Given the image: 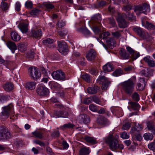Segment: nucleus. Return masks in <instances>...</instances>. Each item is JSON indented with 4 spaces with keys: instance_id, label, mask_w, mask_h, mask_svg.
<instances>
[{
    "instance_id": "obj_5",
    "label": "nucleus",
    "mask_w": 155,
    "mask_h": 155,
    "mask_svg": "<svg viewBox=\"0 0 155 155\" xmlns=\"http://www.w3.org/2000/svg\"><path fill=\"white\" fill-rule=\"evenodd\" d=\"M28 72L31 78L35 80L38 79L41 76V73L38 68L35 67H31L28 69Z\"/></svg>"
},
{
    "instance_id": "obj_13",
    "label": "nucleus",
    "mask_w": 155,
    "mask_h": 155,
    "mask_svg": "<svg viewBox=\"0 0 155 155\" xmlns=\"http://www.w3.org/2000/svg\"><path fill=\"white\" fill-rule=\"evenodd\" d=\"M96 51L93 49H91L88 51L86 57L88 61H92L96 58Z\"/></svg>"
},
{
    "instance_id": "obj_58",
    "label": "nucleus",
    "mask_w": 155,
    "mask_h": 155,
    "mask_svg": "<svg viewBox=\"0 0 155 155\" xmlns=\"http://www.w3.org/2000/svg\"><path fill=\"white\" fill-rule=\"evenodd\" d=\"M82 77L83 79L87 82H89L91 79L90 76L88 74H84L82 75Z\"/></svg>"
},
{
    "instance_id": "obj_15",
    "label": "nucleus",
    "mask_w": 155,
    "mask_h": 155,
    "mask_svg": "<svg viewBox=\"0 0 155 155\" xmlns=\"http://www.w3.org/2000/svg\"><path fill=\"white\" fill-rule=\"evenodd\" d=\"M153 71L150 68H146L141 70L140 74L146 77L150 78L153 76Z\"/></svg>"
},
{
    "instance_id": "obj_51",
    "label": "nucleus",
    "mask_w": 155,
    "mask_h": 155,
    "mask_svg": "<svg viewBox=\"0 0 155 155\" xmlns=\"http://www.w3.org/2000/svg\"><path fill=\"white\" fill-rule=\"evenodd\" d=\"M122 73V71L120 69L116 70L112 74L113 76L116 77L119 76Z\"/></svg>"
},
{
    "instance_id": "obj_9",
    "label": "nucleus",
    "mask_w": 155,
    "mask_h": 155,
    "mask_svg": "<svg viewBox=\"0 0 155 155\" xmlns=\"http://www.w3.org/2000/svg\"><path fill=\"white\" fill-rule=\"evenodd\" d=\"M54 107L55 108H59L61 110L60 111L61 117L67 118L68 117L69 114L68 112V109L64 107L61 104L59 103L55 104Z\"/></svg>"
},
{
    "instance_id": "obj_40",
    "label": "nucleus",
    "mask_w": 155,
    "mask_h": 155,
    "mask_svg": "<svg viewBox=\"0 0 155 155\" xmlns=\"http://www.w3.org/2000/svg\"><path fill=\"white\" fill-rule=\"evenodd\" d=\"M106 4V2L104 1H101L99 2L96 4H94V7L96 8H99L101 7L104 6Z\"/></svg>"
},
{
    "instance_id": "obj_60",
    "label": "nucleus",
    "mask_w": 155,
    "mask_h": 155,
    "mask_svg": "<svg viewBox=\"0 0 155 155\" xmlns=\"http://www.w3.org/2000/svg\"><path fill=\"white\" fill-rule=\"evenodd\" d=\"M33 142L34 143L38 144L41 146L45 147V144L43 141L38 140H34Z\"/></svg>"
},
{
    "instance_id": "obj_52",
    "label": "nucleus",
    "mask_w": 155,
    "mask_h": 155,
    "mask_svg": "<svg viewBox=\"0 0 155 155\" xmlns=\"http://www.w3.org/2000/svg\"><path fill=\"white\" fill-rule=\"evenodd\" d=\"M134 12H136L137 11L140 12L143 11V5H139L135 6L134 9Z\"/></svg>"
},
{
    "instance_id": "obj_3",
    "label": "nucleus",
    "mask_w": 155,
    "mask_h": 155,
    "mask_svg": "<svg viewBox=\"0 0 155 155\" xmlns=\"http://www.w3.org/2000/svg\"><path fill=\"white\" fill-rule=\"evenodd\" d=\"M2 110L0 114V117L1 118L6 119L10 115L14 113V107L12 103L2 107Z\"/></svg>"
},
{
    "instance_id": "obj_45",
    "label": "nucleus",
    "mask_w": 155,
    "mask_h": 155,
    "mask_svg": "<svg viewBox=\"0 0 155 155\" xmlns=\"http://www.w3.org/2000/svg\"><path fill=\"white\" fill-rule=\"evenodd\" d=\"M0 6L2 10L4 11L6 10L8 8V5L7 3L5 2H2Z\"/></svg>"
},
{
    "instance_id": "obj_38",
    "label": "nucleus",
    "mask_w": 155,
    "mask_h": 155,
    "mask_svg": "<svg viewBox=\"0 0 155 155\" xmlns=\"http://www.w3.org/2000/svg\"><path fill=\"white\" fill-rule=\"evenodd\" d=\"M74 125L73 124H72L71 123H68L67 124H64L63 126L61 127V128L62 129H69V128H73L74 127Z\"/></svg>"
},
{
    "instance_id": "obj_29",
    "label": "nucleus",
    "mask_w": 155,
    "mask_h": 155,
    "mask_svg": "<svg viewBox=\"0 0 155 155\" xmlns=\"http://www.w3.org/2000/svg\"><path fill=\"white\" fill-rule=\"evenodd\" d=\"M36 83L35 82H29L26 84V87L28 89L33 90L35 89Z\"/></svg>"
},
{
    "instance_id": "obj_36",
    "label": "nucleus",
    "mask_w": 155,
    "mask_h": 155,
    "mask_svg": "<svg viewBox=\"0 0 155 155\" xmlns=\"http://www.w3.org/2000/svg\"><path fill=\"white\" fill-rule=\"evenodd\" d=\"M126 16L127 18L130 20H136V17L134 15L133 13H130L129 12H127Z\"/></svg>"
},
{
    "instance_id": "obj_41",
    "label": "nucleus",
    "mask_w": 155,
    "mask_h": 155,
    "mask_svg": "<svg viewBox=\"0 0 155 155\" xmlns=\"http://www.w3.org/2000/svg\"><path fill=\"white\" fill-rule=\"evenodd\" d=\"M54 41V40L53 39L48 38L43 40L42 41L43 43L45 45L52 44Z\"/></svg>"
},
{
    "instance_id": "obj_54",
    "label": "nucleus",
    "mask_w": 155,
    "mask_h": 155,
    "mask_svg": "<svg viewBox=\"0 0 155 155\" xmlns=\"http://www.w3.org/2000/svg\"><path fill=\"white\" fill-rule=\"evenodd\" d=\"M51 87L54 88L55 90H58L60 88L61 86L58 83L54 82L52 84Z\"/></svg>"
},
{
    "instance_id": "obj_55",
    "label": "nucleus",
    "mask_w": 155,
    "mask_h": 155,
    "mask_svg": "<svg viewBox=\"0 0 155 155\" xmlns=\"http://www.w3.org/2000/svg\"><path fill=\"white\" fill-rule=\"evenodd\" d=\"M92 101L97 104H100L101 102L99 98L96 96H94L91 97Z\"/></svg>"
},
{
    "instance_id": "obj_25",
    "label": "nucleus",
    "mask_w": 155,
    "mask_h": 155,
    "mask_svg": "<svg viewBox=\"0 0 155 155\" xmlns=\"http://www.w3.org/2000/svg\"><path fill=\"white\" fill-rule=\"evenodd\" d=\"M147 127L148 130L155 135V125L152 122L149 121L147 122Z\"/></svg>"
},
{
    "instance_id": "obj_42",
    "label": "nucleus",
    "mask_w": 155,
    "mask_h": 155,
    "mask_svg": "<svg viewBox=\"0 0 155 155\" xmlns=\"http://www.w3.org/2000/svg\"><path fill=\"white\" fill-rule=\"evenodd\" d=\"M143 137L144 139L147 140H151L153 138V136L152 134L149 133L145 134Z\"/></svg>"
},
{
    "instance_id": "obj_48",
    "label": "nucleus",
    "mask_w": 155,
    "mask_h": 155,
    "mask_svg": "<svg viewBox=\"0 0 155 155\" xmlns=\"http://www.w3.org/2000/svg\"><path fill=\"white\" fill-rule=\"evenodd\" d=\"M121 31H118L112 33V35L114 37L118 38L121 36Z\"/></svg>"
},
{
    "instance_id": "obj_31",
    "label": "nucleus",
    "mask_w": 155,
    "mask_h": 155,
    "mask_svg": "<svg viewBox=\"0 0 155 155\" xmlns=\"http://www.w3.org/2000/svg\"><path fill=\"white\" fill-rule=\"evenodd\" d=\"M77 31L79 32L82 33L85 36L90 35V31L86 27H81L77 29Z\"/></svg>"
},
{
    "instance_id": "obj_23",
    "label": "nucleus",
    "mask_w": 155,
    "mask_h": 155,
    "mask_svg": "<svg viewBox=\"0 0 155 155\" xmlns=\"http://www.w3.org/2000/svg\"><path fill=\"white\" fill-rule=\"evenodd\" d=\"M19 28L23 33H26L28 30V25L25 23H22L18 25Z\"/></svg>"
},
{
    "instance_id": "obj_12",
    "label": "nucleus",
    "mask_w": 155,
    "mask_h": 155,
    "mask_svg": "<svg viewBox=\"0 0 155 155\" xmlns=\"http://www.w3.org/2000/svg\"><path fill=\"white\" fill-rule=\"evenodd\" d=\"M78 120L80 123L87 124L90 122V119L88 116L83 114L80 115L78 117Z\"/></svg>"
},
{
    "instance_id": "obj_4",
    "label": "nucleus",
    "mask_w": 155,
    "mask_h": 155,
    "mask_svg": "<svg viewBox=\"0 0 155 155\" xmlns=\"http://www.w3.org/2000/svg\"><path fill=\"white\" fill-rule=\"evenodd\" d=\"M12 134L8 129L4 126H0V140H6L11 137Z\"/></svg>"
},
{
    "instance_id": "obj_14",
    "label": "nucleus",
    "mask_w": 155,
    "mask_h": 155,
    "mask_svg": "<svg viewBox=\"0 0 155 155\" xmlns=\"http://www.w3.org/2000/svg\"><path fill=\"white\" fill-rule=\"evenodd\" d=\"M117 19L118 23V25L120 28H125L127 26V22L122 16L118 15Z\"/></svg>"
},
{
    "instance_id": "obj_8",
    "label": "nucleus",
    "mask_w": 155,
    "mask_h": 155,
    "mask_svg": "<svg viewBox=\"0 0 155 155\" xmlns=\"http://www.w3.org/2000/svg\"><path fill=\"white\" fill-rule=\"evenodd\" d=\"M98 83H102L101 88L102 90H106L108 87L109 85L110 84V82L108 80L107 78L104 76H100L97 80Z\"/></svg>"
},
{
    "instance_id": "obj_61",
    "label": "nucleus",
    "mask_w": 155,
    "mask_h": 155,
    "mask_svg": "<svg viewBox=\"0 0 155 155\" xmlns=\"http://www.w3.org/2000/svg\"><path fill=\"white\" fill-rule=\"evenodd\" d=\"M89 108L90 110L92 111L95 112L97 110V106L93 104H90L89 106Z\"/></svg>"
},
{
    "instance_id": "obj_33",
    "label": "nucleus",
    "mask_w": 155,
    "mask_h": 155,
    "mask_svg": "<svg viewBox=\"0 0 155 155\" xmlns=\"http://www.w3.org/2000/svg\"><path fill=\"white\" fill-rule=\"evenodd\" d=\"M107 46L112 48L114 47L115 41L112 38H108L106 40Z\"/></svg>"
},
{
    "instance_id": "obj_30",
    "label": "nucleus",
    "mask_w": 155,
    "mask_h": 155,
    "mask_svg": "<svg viewBox=\"0 0 155 155\" xmlns=\"http://www.w3.org/2000/svg\"><path fill=\"white\" fill-rule=\"evenodd\" d=\"M11 36L12 40L16 42L19 41L21 38L19 35L15 31H13L11 33Z\"/></svg>"
},
{
    "instance_id": "obj_24",
    "label": "nucleus",
    "mask_w": 155,
    "mask_h": 155,
    "mask_svg": "<svg viewBox=\"0 0 155 155\" xmlns=\"http://www.w3.org/2000/svg\"><path fill=\"white\" fill-rule=\"evenodd\" d=\"M103 68L105 71L110 72L113 70L114 66L112 64L109 63L104 65Z\"/></svg>"
},
{
    "instance_id": "obj_53",
    "label": "nucleus",
    "mask_w": 155,
    "mask_h": 155,
    "mask_svg": "<svg viewBox=\"0 0 155 155\" xmlns=\"http://www.w3.org/2000/svg\"><path fill=\"white\" fill-rule=\"evenodd\" d=\"M110 35V33L108 32H104L100 35V37L101 38L104 39Z\"/></svg>"
},
{
    "instance_id": "obj_21",
    "label": "nucleus",
    "mask_w": 155,
    "mask_h": 155,
    "mask_svg": "<svg viewBox=\"0 0 155 155\" xmlns=\"http://www.w3.org/2000/svg\"><path fill=\"white\" fill-rule=\"evenodd\" d=\"M33 136L39 139H42L43 138V133L42 130H36L32 133Z\"/></svg>"
},
{
    "instance_id": "obj_43",
    "label": "nucleus",
    "mask_w": 155,
    "mask_h": 155,
    "mask_svg": "<svg viewBox=\"0 0 155 155\" xmlns=\"http://www.w3.org/2000/svg\"><path fill=\"white\" fill-rule=\"evenodd\" d=\"M132 98L133 100L135 101H138L140 100V96L138 93L134 92L132 95Z\"/></svg>"
},
{
    "instance_id": "obj_64",
    "label": "nucleus",
    "mask_w": 155,
    "mask_h": 155,
    "mask_svg": "<svg viewBox=\"0 0 155 155\" xmlns=\"http://www.w3.org/2000/svg\"><path fill=\"white\" fill-rule=\"evenodd\" d=\"M41 12V11L38 9H34L32 10L31 12L32 15H37Z\"/></svg>"
},
{
    "instance_id": "obj_35",
    "label": "nucleus",
    "mask_w": 155,
    "mask_h": 155,
    "mask_svg": "<svg viewBox=\"0 0 155 155\" xmlns=\"http://www.w3.org/2000/svg\"><path fill=\"white\" fill-rule=\"evenodd\" d=\"M85 140L87 142L91 144H95L97 143L96 139L93 137H85Z\"/></svg>"
},
{
    "instance_id": "obj_59",
    "label": "nucleus",
    "mask_w": 155,
    "mask_h": 155,
    "mask_svg": "<svg viewBox=\"0 0 155 155\" xmlns=\"http://www.w3.org/2000/svg\"><path fill=\"white\" fill-rule=\"evenodd\" d=\"M148 148L153 150H155V140L153 142H152L148 145Z\"/></svg>"
},
{
    "instance_id": "obj_11",
    "label": "nucleus",
    "mask_w": 155,
    "mask_h": 155,
    "mask_svg": "<svg viewBox=\"0 0 155 155\" xmlns=\"http://www.w3.org/2000/svg\"><path fill=\"white\" fill-rule=\"evenodd\" d=\"M36 92L38 95L43 97L47 96L49 94V90L43 86L38 87L36 90Z\"/></svg>"
},
{
    "instance_id": "obj_7",
    "label": "nucleus",
    "mask_w": 155,
    "mask_h": 155,
    "mask_svg": "<svg viewBox=\"0 0 155 155\" xmlns=\"http://www.w3.org/2000/svg\"><path fill=\"white\" fill-rule=\"evenodd\" d=\"M53 78L56 80L64 81L66 80L65 75L61 70L53 71L51 74Z\"/></svg>"
},
{
    "instance_id": "obj_22",
    "label": "nucleus",
    "mask_w": 155,
    "mask_h": 155,
    "mask_svg": "<svg viewBox=\"0 0 155 155\" xmlns=\"http://www.w3.org/2000/svg\"><path fill=\"white\" fill-rule=\"evenodd\" d=\"M6 45L12 53H14L15 51L17 49V46L12 41H9L7 42Z\"/></svg>"
},
{
    "instance_id": "obj_34",
    "label": "nucleus",
    "mask_w": 155,
    "mask_h": 155,
    "mask_svg": "<svg viewBox=\"0 0 155 155\" xmlns=\"http://www.w3.org/2000/svg\"><path fill=\"white\" fill-rule=\"evenodd\" d=\"M131 105L132 108L134 110H138L140 108V106L139 104L136 102L131 101L129 103Z\"/></svg>"
},
{
    "instance_id": "obj_2",
    "label": "nucleus",
    "mask_w": 155,
    "mask_h": 155,
    "mask_svg": "<svg viewBox=\"0 0 155 155\" xmlns=\"http://www.w3.org/2000/svg\"><path fill=\"white\" fill-rule=\"evenodd\" d=\"M135 82L134 80L129 79L121 83L122 89L124 93L129 95L133 93L135 86Z\"/></svg>"
},
{
    "instance_id": "obj_46",
    "label": "nucleus",
    "mask_w": 155,
    "mask_h": 155,
    "mask_svg": "<svg viewBox=\"0 0 155 155\" xmlns=\"http://www.w3.org/2000/svg\"><path fill=\"white\" fill-rule=\"evenodd\" d=\"M44 5L45 7L49 10L53 9L54 7V5L50 2L45 3Z\"/></svg>"
},
{
    "instance_id": "obj_37",
    "label": "nucleus",
    "mask_w": 155,
    "mask_h": 155,
    "mask_svg": "<svg viewBox=\"0 0 155 155\" xmlns=\"http://www.w3.org/2000/svg\"><path fill=\"white\" fill-rule=\"evenodd\" d=\"M100 24H97V25H94L92 28V29L96 34H98L100 32L101 28H100Z\"/></svg>"
},
{
    "instance_id": "obj_10",
    "label": "nucleus",
    "mask_w": 155,
    "mask_h": 155,
    "mask_svg": "<svg viewBox=\"0 0 155 155\" xmlns=\"http://www.w3.org/2000/svg\"><path fill=\"white\" fill-rule=\"evenodd\" d=\"M30 36L34 38L39 39L42 36L41 30L37 28H33L31 30Z\"/></svg>"
},
{
    "instance_id": "obj_19",
    "label": "nucleus",
    "mask_w": 155,
    "mask_h": 155,
    "mask_svg": "<svg viewBox=\"0 0 155 155\" xmlns=\"http://www.w3.org/2000/svg\"><path fill=\"white\" fill-rule=\"evenodd\" d=\"M142 25L148 30H153L155 29V26L148 21H142Z\"/></svg>"
},
{
    "instance_id": "obj_44",
    "label": "nucleus",
    "mask_w": 155,
    "mask_h": 155,
    "mask_svg": "<svg viewBox=\"0 0 155 155\" xmlns=\"http://www.w3.org/2000/svg\"><path fill=\"white\" fill-rule=\"evenodd\" d=\"M140 56V54L139 52L136 51H135L133 54L131 55V58L133 60H136Z\"/></svg>"
},
{
    "instance_id": "obj_28",
    "label": "nucleus",
    "mask_w": 155,
    "mask_h": 155,
    "mask_svg": "<svg viewBox=\"0 0 155 155\" xmlns=\"http://www.w3.org/2000/svg\"><path fill=\"white\" fill-rule=\"evenodd\" d=\"M133 30L140 36L144 37V33L141 28L137 27H135L133 28Z\"/></svg>"
},
{
    "instance_id": "obj_1",
    "label": "nucleus",
    "mask_w": 155,
    "mask_h": 155,
    "mask_svg": "<svg viewBox=\"0 0 155 155\" xmlns=\"http://www.w3.org/2000/svg\"><path fill=\"white\" fill-rule=\"evenodd\" d=\"M118 136H114L112 132H110L107 136L103 138V140L112 150H115L118 148L122 149L124 146L122 144H118Z\"/></svg>"
},
{
    "instance_id": "obj_16",
    "label": "nucleus",
    "mask_w": 155,
    "mask_h": 155,
    "mask_svg": "<svg viewBox=\"0 0 155 155\" xmlns=\"http://www.w3.org/2000/svg\"><path fill=\"white\" fill-rule=\"evenodd\" d=\"M144 60L147 63L148 65L151 67L155 66V61L151 58L150 56H148L143 58Z\"/></svg>"
},
{
    "instance_id": "obj_6",
    "label": "nucleus",
    "mask_w": 155,
    "mask_h": 155,
    "mask_svg": "<svg viewBox=\"0 0 155 155\" xmlns=\"http://www.w3.org/2000/svg\"><path fill=\"white\" fill-rule=\"evenodd\" d=\"M58 50L61 54L65 55L68 52V46L66 43L64 41H58Z\"/></svg>"
},
{
    "instance_id": "obj_50",
    "label": "nucleus",
    "mask_w": 155,
    "mask_h": 155,
    "mask_svg": "<svg viewBox=\"0 0 155 155\" xmlns=\"http://www.w3.org/2000/svg\"><path fill=\"white\" fill-rule=\"evenodd\" d=\"M142 139L141 135L140 133L137 134H135L133 139V142L135 140H137L140 141Z\"/></svg>"
},
{
    "instance_id": "obj_62",
    "label": "nucleus",
    "mask_w": 155,
    "mask_h": 155,
    "mask_svg": "<svg viewBox=\"0 0 155 155\" xmlns=\"http://www.w3.org/2000/svg\"><path fill=\"white\" fill-rule=\"evenodd\" d=\"M92 101V98L91 97L85 98L83 100V103L86 104H88L91 102Z\"/></svg>"
},
{
    "instance_id": "obj_27",
    "label": "nucleus",
    "mask_w": 155,
    "mask_h": 155,
    "mask_svg": "<svg viewBox=\"0 0 155 155\" xmlns=\"http://www.w3.org/2000/svg\"><path fill=\"white\" fill-rule=\"evenodd\" d=\"M91 20L93 23H94L96 21L97 22V24H100V21L101 20V15L99 14L94 15L92 17Z\"/></svg>"
},
{
    "instance_id": "obj_56",
    "label": "nucleus",
    "mask_w": 155,
    "mask_h": 155,
    "mask_svg": "<svg viewBox=\"0 0 155 155\" xmlns=\"http://www.w3.org/2000/svg\"><path fill=\"white\" fill-rule=\"evenodd\" d=\"M131 126V124L130 123H126L125 124L123 125L122 127V129L124 130L129 129Z\"/></svg>"
},
{
    "instance_id": "obj_57",
    "label": "nucleus",
    "mask_w": 155,
    "mask_h": 155,
    "mask_svg": "<svg viewBox=\"0 0 155 155\" xmlns=\"http://www.w3.org/2000/svg\"><path fill=\"white\" fill-rule=\"evenodd\" d=\"M120 137L123 139H128L129 137V134L126 132H124L121 134Z\"/></svg>"
},
{
    "instance_id": "obj_20",
    "label": "nucleus",
    "mask_w": 155,
    "mask_h": 155,
    "mask_svg": "<svg viewBox=\"0 0 155 155\" xmlns=\"http://www.w3.org/2000/svg\"><path fill=\"white\" fill-rule=\"evenodd\" d=\"M99 87L97 86H94L92 87H89L87 89V92L91 94H94L97 93L99 90Z\"/></svg>"
},
{
    "instance_id": "obj_17",
    "label": "nucleus",
    "mask_w": 155,
    "mask_h": 155,
    "mask_svg": "<svg viewBox=\"0 0 155 155\" xmlns=\"http://www.w3.org/2000/svg\"><path fill=\"white\" fill-rule=\"evenodd\" d=\"M97 122L98 124L101 125L106 126L109 124V121L108 120L104 117L99 118L97 120Z\"/></svg>"
},
{
    "instance_id": "obj_26",
    "label": "nucleus",
    "mask_w": 155,
    "mask_h": 155,
    "mask_svg": "<svg viewBox=\"0 0 155 155\" xmlns=\"http://www.w3.org/2000/svg\"><path fill=\"white\" fill-rule=\"evenodd\" d=\"M3 87L6 91L9 92L13 90L14 85L11 83H6L3 85Z\"/></svg>"
},
{
    "instance_id": "obj_18",
    "label": "nucleus",
    "mask_w": 155,
    "mask_h": 155,
    "mask_svg": "<svg viewBox=\"0 0 155 155\" xmlns=\"http://www.w3.org/2000/svg\"><path fill=\"white\" fill-rule=\"evenodd\" d=\"M119 54L121 58L123 59H128L130 56L127 53L126 50L123 48H121L119 51Z\"/></svg>"
},
{
    "instance_id": "obj_63",
    "label": "nucleus",
    "mask_w": 155,
    "mask_h": 155,
    "mask_svg": "<svg viewBox=\"0 0 155 155\" xmlns=\"http://www.w3.org/2000/svg\"><path fill=\"white\" fill-rule=\"evenodd\" d=\"M34 54L35 53L33 51H30L27 53V57L28 58L32 59L34 58Z\"/></svg>"
},
{
    "instance_id": "obj_39",
    "label": "nucleus",
    "mask_w": 155,
    "mask_h": 155,
    "mask_svg": "<svg viewBox=\"0 0 155 155\" xmlns=\"http://www.w3.org/2000/svg\"><path fill=\"white\" fill-rule=\"evenodd\" d=\"M143 11L144 10V11L142 12H140V13H143L146 14V12H150V8L149 5L146 4H144L143 5Z\"/></svg>"
},
{
    "instance_id": "obj_49",
    "label": "nucleus",
    "mask_w": 155,
    "mask_h": 155,
    "mask_svg": "<svg viewBox=\"0 0 155 155\" xmlns=\"http://www.w3.org/2000/svg\"><path fill=\"white\" fill-rule=\"evenodd\" d=\"M18 49L21 51L23 52L26 50V46L24 44H20L18 46Z\"/></svg>"
},
{
    "instance_id": "obj_47",
    "label": "nucleus",
    "mask_w": 155,
    "mask_h": 155,
    "mask_svg": "<svg viewBox=\"0 0 155 155\" xmlns=\"http://www.w3.org/2000/svg\"><path fill=\"white\" fill-rule=\"evenodd\" d=\"M107 19L108 20L109 24L112 27H115L116 26V24L115 21L113 17H111L108 18Z\"/></svg>"
},
{
    "instance_id": "obj_32",
    "label": "nucleus",
    "mask_w": 155,
    "mask_h": 155,
    "mask_svg": "<svg viewBox=\"0 0 155 155\" xmlns=\"http://www.w3.org/2000/svg\"><path fill=\"white\" fill-rule=\"evenodd\" d=\"M90 151L88 148L87 147H83L80 149L79 151L80 155H88Z\"/></svg>"
}]
</instances>
